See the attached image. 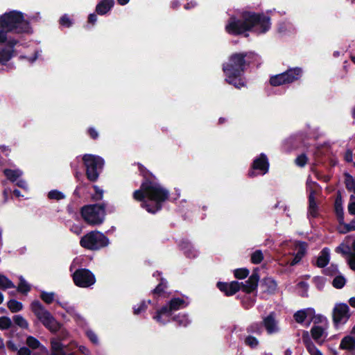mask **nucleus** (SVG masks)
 Listing matches in <instances>:
<instances>
[{"instance_id":"2eb2a0df","label":"nucleus","mask_w":355,"mask_h":355,"mask_svg":"<svg viewBox=\"0 0 355 355\" xmlns=\"http://www.w3.org/2000/svg\"><path fill=\"white\" fill-rule=\"evenodd\" d=\"M173 313L168 310L165 306H162L159 309L157 310L153 318L159 324L162 325L166 324L172 320Z\"/></svg>"},{"instance_id":"39448f33","label":"nucleus","mask_w":355,"mask_h":355,"mask_svg":"<svg viewBox=\"0 0 355 355\" xmlns=\"http://www.w3.org/2000/svg\"><path fill=\"white\" fill-rule=\"evenodd\" d=\"M31 309L38 320L51 332L56 333L61 329V323L55 320L39 300L32 302Z\"/></svg>"},{"instance_id":"f257e3e1","label":"nucleus","mask_w":355,"mask_h":355,"mask_svg":"<svg viewBox=\"0 0 355 355\" xmlns=\"http://www.w3.org/2000/svg\"><path fill=\"white\" fill-rule=\"evenodd\" d=\"M137 165L142 180L139 189L133 192L132 198L141 202L143 209L155 214L162 210L164 203L168 200L169 191L142 164L138 162Z\"/></svg>"},{"instance_id":"13d9d810","label":"nucleus","mask_w":355,"mask_h":355,"mask_svg":"<svg viewBox=\"0 0 355 355\" xmlns=\"http://www.w3.org/2000/svg\"><path fill=\"white\" fill-rule=\"evenodd\" d=\"M325 318L320 315V314H318L313 317V318H311V320H310L309 324L311 322H313L314 323V325L317 324H320V323H322L324 320H325Z\"/></svg>"},{"instance_id":"4d7b16f0","label":"nucleus","mask_w":355,"mask_h":355,"mask_svg":"<svg viewBox=\"0 0 355 355\" xmlns=\"http://www.w3.org/2000/svg\"><path fill=\"white\" fill-rule=\"evenodd\" d=\"M324 271L326 275H334L338 272L337 266L332 264L329 267L325 268Z\"/></svg>"},{"instance_id":"4468645a","label":"nucleus","mask_w":355,"mask_h":355,"mask_svg":"<svg viewBox=\"0 0 355 355\" xmlns=\"http://www.w3.org/2000/svg\"><path fill=\"white\" fill-rule=\"evenodd\" d=\"M259 281V273L257 270H254L245 283L241 282L242 284L241 285V290L247 294H250L257 290Z\"/></svg>"},{"instance_id":"9d476101","label":"nucleus","mask_w":355,"mask_h":355,"mask_svg":"<svg viewBox=\"0 0 355 355\" xmlns=\"http://www.w3.org/2000/svg\"><path fill=\"white\" fill-rule=\"evenodd\" d=\"M76 286L80 288H88L96 282L94 275L87 268H78L72 275Z\"/></svg>"},{"instance_id":"473e14b6","label":"nucleus","mask_w":355,"mask_h":355,"mask_svg":"<svg viewBox=\"0 0 355 355\" xmlns=\"http://www.w3.org/2000/svg\"><path fill=\"white\" fill-rule=\"evenodd\" d=\"M168 286H164L162 284H157V286L151 291L155 298L160 297H166V289Z\"/></svg>"},{"instance_id":"a211bd4d","label":"nucleus","mask_w":355,"mask_h":355,"mask_svg":"<svg viewBox=\"0 0 355 355\" xmlns=\"http://www.w3.org/2000/svg\"><path fill=\"white\" fill-rule=\"evenodd\" d=\"M302 339L306 350L311 355H317L321 352L311 340L309 331H303Z\"/></svg>"},{"instance_id":"e433bc0d","label":"nucleus","mask_w":355,"mask_h":355,"mask_svg":"<svg viewBox=\"0 0 355 355\" xmlns=\"http://www.w3.org/2000/svg\"><path fill=\"white\" fill-rule=\"evenodd\" d=\"M249 273V270L245 268H237L234 270V276L238 279H243L246 278Z\"/></svg>"},{"instance_id":"c03bdc74","label":"nucleus","mask_w":355,"mask_h":355,"mask_svg":"<svg viewBox=\"0 0 355 355\" xmlns=\"http://www.w3.org/2000/svg\"><path fill=\"white\" fill-rule=\"evenodd\" d=\"M12 321L10 318L7 316L0 317V329L6 330L12 327Z\"/></svg>"},{"instance_id":"f3484780","label":"nucleus","mask_w":355,"mask_h":355,"mask_svg":"<svg viewBox=\"0 0 355 355\" xmlns=\"http://www.w3.org/2000/svg\"><path fill=\"white\" fill-rule=\"evenodd\" d=\"M263 325L268 334H272L278 332L279 327L277 326V322L275 318L274 312L270 313L268 315L263 318Z\"/></svg>"},{"instance_id":"680f3d73","label":"nucleus","mask_w":355,"mask_h":355,"mask_svg":"<svg viewBox=\"0 0 355 355\" xmlns=\"http://www.w3.org/2000/svg\"><path fill=\"white\" fill-rule=\"evenodd\" d=\"M344 159L346 162L351 163L353 161V153L352 150L347 149L344 155Z\"/></svg>"},{"instance_id":"bb28decb","label":"nucleus","mask_w":355,"mask_h":355,"mask_svg":"<svg viewBox=\"0 0 355 355\" xmlns=\"http://www.w3.org/2000/svg\"><path fill=\"white\" fill-rule=\"evenodd\" d=\"M329 249L328 248H324L320 252L315 265L318 268H324L329 263Z\"/></svg>"},{"instance_id":"e2e57ef3","label":"nucleus","mask_w":355,"mask_h":355,"mask_svg":"<svg viewBox=\"0 0 355 355\" xmlns=\"http://www.w3.org/2000/svg\"><path fill=\"white\" fill-rule=\"evenodd\" d=\"M87 336L88 338L89 339V340L92 343H98L97 336L92 331H88L87 332Z\"/></svg>"},{"instance_id":"7c9ffc66","label":"nucleus","mask_w":355,"mask_h":355,"mask_svg":"<svg viewBox=\"0 0 355 355\" xmlns=\"http://www.w3.org/2000/svg\"><path fill=\"white\" fill-rule=\"evenodd\" d=\"M15 285L6 276L0 273V289L6 291L8 288H14Z\"/></svg>"},{"instance_id":"6ab92c4d","label":"nucleus","mask_w":355,"mask_h":355,"mask_svg":"<svg viewBox=\"0 0 355 355\" xmlns=\"http://www.w3.org/2000/svg\"><path fill=\"white\" fill-rule=\"evenodd\" d=\"M189 303L180 297H173L165 306L173 313L174 311L187 307Z\"/></svg>"},{"instance_id":"3c124183","label":"nucleus","mask_w":355,"mask_h":355,"mask_svg":"<svg viewBox=\"0 0 355 355\" xmlns=\"http://www.w3.org/2000/svg\"><path fill=\"white\" fill-rule=\"evenodd\" d=\"M59 23L61 26H64L66 28L71 27L73 24L71 19L66 14L60 17Z\"/></svg>"},{"instance_id":"c9c22d12","label":"nucleus","mask_w":355,"mask_h":355,"mask_svg":"<svg viewBox=\"0 0 355 355\" xmlns=\"http://www.w3.org/2000/svg\"><path fill=\"white\" fill-rule=\"evenodd\" d=\"M346 284V279L343 275H337L334 277L332 282V286L337 288H343Z\"/></svg>"},{"instance_id":"0e129e2a","label":"nucleus","mask_w":355,"mask_h":355,"mask_svg":"<svg viewBox=\"0 0 355 355\" xmlns=\"http://www.w3.org/2000/svg\"><path fill=\"white\" fill-rule=\"evenodd\" d=\"M18 355H31V352L27 347H22L18 350Z\"/></svg>"},{"instance_id":"20e7f679","label":"nucleus","mask_w":355,"mask_h":355,"mask_svg":"<svg viewBox=\"0 0 355 355\" xmlns=\"http://www.w3.org/2000/svg\"><path fill=\"white\" fill-rule=\"evenodd\" d=\"M32 28L28 21L24 19V13L11 10L0 15V45L7 40V34H31Z\"/></svg>"},{"instance_id":"69168bd1","label":"nucleus","mask_w":355,"mask_h":355,"mask_svg":"<svg viewBox=\"0 0 355 355\" xmlns=\"http://www.w3.org/2000/svg\"><path fill=\"white\" fill-rule=\"evenodd\" d=\"M304 310L306 315V318L309 317L310 320H311V318H313V317L315 315V311L314 309L307 308L304 309Z\"/></svg>"},{"instance_id":"2f4dec72","label":"nucleus","mask_w":355,"mask_h":355,"mask_svg":"<svg viewBox=\"0 0 355 355\" xmlns=\"http://www.w3.org/2000/svg\"><path fill=\"white\" fill-rule=\"evenodd\" d=\"M7 306L12 313H17L22 310L23 304L15 299L10 300L7 303Z\"/></svg>"},{"instance_id":"ea45409f","label":"nucleus","mask_w":355,"mask_h":355,"mask_svg":"<svg viewBox=\"0 0 355 355\" xmlns=\"http://www.w3.org/2000/svg\"><path fill=\"white\" fill-rule=\"evenodd\" d=\"M26 345L33 349H37L41 347L40 342L35 337L29 336L26 338Z\"/></svg>"},{"instance_id":"bf43d9fd","label":"nucleus","mask_w":355,"mask_h":355,"mask_svg":"<svg viewBox=\"0 0 355 355\" xmlns=\"http://www.w3.org/2000/svg\"><path fill=\"white\" fill-rule=\"evenodd\" d=\"M87 134L89 137L94 140H96L98 138V133L94 128H89L87 130Z\"/></svg>"},{"instance_id":"f8f14e48","label":"nucleus","mask_w":355,"mask_h":355,"mask_svg":"<svg viewBox=\"0 0 355 355\" xmlns=\"http://www.w3.org/2000/svg\"><path fill=\"white\" fill-rule=\"evenodd\" d=\"M333 322L335 327L339 324H345L349 319V308L347 304L340 303L336 304L333 309Z\"/></svg>"},{"instance_id":"864d4df0","label":"nucleus","mask_w":355,"mask_h":355,"mask_svg":"<svg viewBox=\"0 0 355 355\" xmlns=\"http://www.w3.org/2000/svg\"><path fill=\"white\" fill-rule=\"evenodd\" d=\"M344 227V230L341 231V233L346 234L347 232L354 231L355 230V220H352L349 223L343 224Z\"/></svg>"},{"instance_id":"f704fd0d","label":"nucleus","mask_w":355,"mask_h":355,"mask_svg":"<svg viewBox=\"0 0 355 355\" xmlns=\"http://www.w3.org/2000/svg\"><path fill=\"white\" fill-rule=\"evenodd\" d=\"M12 320L15 324L21 329H27L28 328V323L27 320L21 315H15L13 316Z\"/></svg>"},{"instance_id":"ddd939ff","label":"nucleus","mask_w":355,"mask_h":355,"mask_svg":"<svg viewBox=\"0 0 355 355\" xmlns=\"http://www.w3.org/2000/svg\"><path fill=\"white\" fill-rule=\"evenodd\" d=\"M241 284L242 283H240L237 281H232L230 283L218 282L216 284V287L226 296H232L241 290Z\"/></svg>"},{"instance_id":"0eeeda50","label":"nucleus","mask_w":355,"mask_h":355,"mask_svg":"<svg viewBox=\"0 0 355 355\" xmlns=\"http://www.w3.org/2000/svg\"><path fill=\"white\" fill-rule=\"evenodd\" d=\"M83 162L87 178L92 182H96L103 168L104 159L98 155L85 154L83 157Z\"/></svg>"},{"instance_id":"de8ad7c7","label":"nucleus","mask_w":355,"mask_h":355,"mask_svg":"<svg viewBox=\"0 0 355 355\" xmlns=\"http://www.w3.org/2000/svg\"><path fill=\"white\" fill-rule=\"evenodd\" d=\"M308 160L309 159L306 155L305 153H302L296 157L295 159V164L300 167H304L307 164Z\"/></svg>"},{"instance_id":"5701e85b","label":"nucleus","mask_w":355,"mask_h":355,"mask_svg":"<svg viewBox=\"0 0 355 355\" xmlns=\"http://www.w3.org/2000/svg\"><path fill=\"white\" fill-rule=\"evenodd\" d=\"M114 5V0H101L96 5L95 11L98 15H104L111 10Z\"/></svg>"},{"instance_id":"37998d69","label":"nucleus","mask_w":355,"mask_h":355,"mask_svg":"<svg viewBox=\"0 0 355 355\" xmlns=\"http://www.w3.org/2000/svg\"><path fill=\"white\" fill-rule=\"evenodd\" d=\"M293 318L297 323L302 324L306 318L305 310L301 309L295 312L293 315Z\"/></svg>"},{"instance_id":"09e8293b","label":"nucleus","mask_w":355,"mask_h":355,"mask_svg":"<svg viewBox=\"0 0 355 355\" xmlns=\"http://www.w3.org/2000/svg\"><path fill=\"white\" fill-rule=\"evenodd\" d=\"M92 187L94 188V190L95 193L92 195V199L95 201H98L103 199V190L100 189L96 185H93Z\"/></svg>"},{"instance_id":"4be33fe9","label":"nucleus","mask_w":355,"mask_h":355,"mask_svg":"<svg viewBox=\"0 0 355 355\" xmlns=\"http://www.w3.org/2000/svg\"><path fill=\"white\" fill-rule=\"evenodd\" d=\"M334 212L339 225L344 224V211L343 207V200L340 194H339L335 200Z\"/></svg>"},{"instance_id":"72a5a7b5","label":"nucleus","mask_w":355,"mask_h":355,"mask_svg":"<svg viewBox=\"0 0 355 355\" xmlns=\"http://www.w3.org/2000/svg\"><path fill=\"white\" fill-rule=\"evenodd\" d=\"M31 286L26 282L24 278L21 276L17 286V291L23 294H27L31 291Z\"/></svg>"},{"instance_id":"7ed1b4c3","label":"nucleus","mask_w":355,"mask_h":355,"mask_svg":"<svg viewBox=\"0 0 355 355\" xmlns=\"http://www.w3.org/2000/svg\"><path fill=\"white\" fill-rule=\"evenodd\" d=\"M260 56L254 51L234 53L228 61L223 64V71L226 76L225 81L240 89L245 86V82L241 78L247 67L257 64L260 61Z\"/></svg>"},{"instance_id":"f03ea898","label":"nucleus","mask_w":355,"mask_h":355,"mask_svg":"<svg viewBox=\"0 0 355 355\" xmlns=\"http://www.w3.org/2000/svg\"><path fill=\"white\" fill-rule=\"evenodd\" d=\"M271 27L270 17L263 12L243 11L241 18L231 16L225 27V31L231 35H249L247 32L251 31L257 35L267 33Z\"/></svg>"},{"instance_id":"6e6552de","label":"nucleus","mask_w":355,"mask_h":355,"mask_svg":"<svg viewBox=\"0 0 355 355\" xmlns=\"http://www.w3.org/2000/svg\"><path fill=\"white\" fill-rule=\"evenodd\" d=\"M109 239L99 231H92L84 235L80 241V245L89 250H98L109 245Z\"/></svg>"},{"instance_id":"052dcab7","label":"nucleus","mask_w":355,"mask_h":355,"mask_svg":"<svg viewBox=\"0 0 355 355\" xmlns=\"http://www.w3.org/2000/svg\"><path fill=\"white\" fill-rule=\"evenodd\" d=\"M348 264L350 268L355 271V252H351L348 259Z\"/></svg>"},{"instance_id":"5fc2aeb1","label":"nucleus","mask_w":355,"mask_h":355,"mask_svg":"<svg viewBox=\"0 0 355 355\" xmlns=\"http://www.w3.org/2000/svg\"><path fill=\"white\" fill-rule=\"evenodd\" d=\"M147 303L146 301H142L138 307H134L133 308V313L135 315H138L141 313L143 311H145L147 309Z\"/></svg>"},{"instance_id":"9b49d317","label":"nucleus","mask_w":355,"mask_h":355,"mask_svg":"<svg viewBox=\"0 0 355 355\" xmlns=\"http://www.w3.org/2000/svg\"><path fill=\"white\" fill-rule=\"evenodd\" d=\"M270 164L267 155L265 153H261L253 160L250 169L248 171V175L250 178H254L257 175L255 171H259V174L265 175L269 171Z\"/></svg>"},{"instance_id":"cd10ccee","label":"nucleus","mask_w":355,"mask_h":355,"mask_svg":"<svg viewBox=\"0 0 355 355\" xmlns=\"http://www.w3.org/2000/svg\"><path fill=\"white\" fill-rule=\"evenodd\" d=\"M15 55V50L8 49L6 46L2 48L0 50V64L1 65H6Z\"/></svg>"},{"instance_id":"a878e982","label":"nucleus","mask_w":355,"mask_h":355,"mask_svg":"<svg viewBox=\"0 0 355 355\" xmlns=\"http://www.w3.org/2000/svg\"><path fill=\"white\" fill-rule=\"evenodd\" d=\"M339 349L349 352L355 350V338L350 335L344 336L340 341Z\"/></svg>"},{"instance_id":"412c9836","label":"nucleus","mask_w":355,"mask_h":355,"mask_svg":"<svg viewBox=\"0 0 355 355\" xmlns=\"http://www.w3.org/2000/svg\"><path fill=\"white\" fill-rule=\"evenodd\" d=\"M315 191L313 189H311L309 195L308 196V212L313 218H316L318 216V206L315 200Z\"/></svg>"},{"instance_id":"49530a36","label":"nucleus","mask_w":355,"mask_h":355,"mask_svg":"<svg viewBox=\"0 0 355 355\" xmlns=\"http://www.w3.org/2000/svg\"><path fill=\"white\" fill-rule=\"evenodd\" d=\"M345 176L346 189L349 191H354V192L355 193V180H354L353 177L348 173H347Z\"/></svg>"},{"instance_id":"a19ab883","label":"nucleus","mask_w":355,"mask_h":355,"mask_svg":"<svg viewBox=\"0 0 355 355\" xmlns=\"http://www.w3.org/2000/svg\"><path fill=\"white\" fill-rule=\"evenodd\" d=\"M64 198V193L56 189L51 190L48 193V198L50 200H60Z\"/></svg>"},{"instance_id":"774afa93","label":"nucleus","mask_w":355,"mask_h":355,"mask_svg":"<svg viewBox=\"0 0 355 355\" xmlns=\"http://www.w3.org/2000/svg\"><path fill=\"white\" fill-rule=\"evenodd\" d=\"M348 212L351 215H355V202H352L349 203Z\"/></svg>"},{"instance_id":"a18cd8bd","label":"nucleus","mask_w":355,"mask_h":355,"mask_svg":"<svg viewBox=\"0 0 355 355\" xmlns=\"http://www.w3.org/2000/svg\"><path fill=\"white\" fill-rule=\"evenodd\" d=\"M52 352L58 353L60 352L62 354H64L63 352V345L61 342L52 340L51 341Z\"/></svg>"},{"instance_id":"338daca9","label":"nucleus","mask_w":355,"mask_h":355,"mask_svg":"<svg viewBox=\"0 0 355 355\" xmlns=\"http://www.w3.org/2000/svg\"><path fill=\"white\" fill-rule=\"evenodd\" d=\"M97 21V16L95 13H91L88 16L87 22L94 25Z\"/></svg>"},{"instance_id":"aec40b11","label":"nucleus","mask_w":355,"mask_h":355,"mask_svg":"<svg viewBox=\"0 0 355 355\" xmlns=\"http://www.w3.org/2000/svg\"><path fill=\"white\" fill-rule=\"evenodd\" d=\"M178 247L180 250L183 251L184 255L188 258H194L196 256V252L194 250L191 242L186 239H182L179 244Z\"/></svg>"},{"instance_id":"393cba45","label":"nucleus","mask_w":355,"mask_h":355,"mask_svg":"<svg viewBox=\"0 0 355 355\" xmlns=\"http://www.w3.org/2000/svg\"><path fill=\"white\" fill-rule=\"evenodd\" d=\"M306 247H307V243L306 242H304V241L299 242L297 252L295 254V256L292 259V260L289 261V264L291 266H293L297 264L302 260V259L306 254Z\"/></svg>"},{"instance_id":"6e6d98bb","label":"nucleus","mask_w":355,"mask_h":355,"mask_svg":"<svg viewBox=\"0 0 355 355\" xmlns=\"http://www.w3.org/2000/svg\"><path fill=\"white\" fill-rule=\"evenodd\" d=\"M19 43V40L15 38H10L8 39L7 37V40L5 43L3 44H5V46L8 48V49L15 50V46L16 44Z\"/></svg>"},{"instance_id":"4c0bfd02","label":"nucleus","mask_w":355,"mask_h":355,"mask_svg":"<svg viewBox=\"0 0 355 355\" xmlns=\"http://www.w3.org/2000/svg\"><path fill=\"white\" fill-rule=\"evenodd\" d=\"M40 297L46 304H50L54 301L55 293L53 292L42 291Z\"/></svg>"},{"instance_id":"8fccbe9b","label":"nucleus","mask_w":355,"mask_h":355,"mask_svg":"<svg viewBox=\"0 0 355 355\" xmlns=\"http://www.w3.org/2000/svg\"><path fill=\"white\" fill-rule=\"evenodd\" d=\"M336 252L340 253L343 255H348L349 257L351 251L348 245L341 243L340 245L336 248Z\"/></svg>"},{"instance_id":"1a4fd4ad","label":"nucleus","mask_w":355,"mask_h":355,"mask_svg":"<svg viewBox=\"0 0 355 355\" xmlns=\"http://www.w3.org/2000/svg\"><path fill=\"white\" fill-rule=\"evenodd\" d=\"M302 73V69L300 67L289 68L284 72L271 76L269 83L272 87L291 84L300 80Z\"/></svg>"},{"instance_id":"423d86ee","label":"nucleus","mask_w":355,"mask_h":355,"mask_svg":"<svg viewBox=\"0 0 355 355\" xmlns=\"http://www.w3.org/2000/svg\"><path fill=\"white\" fill-rule=\"evenodd\" d=\"M106 204L105 202L84 205L80 209L83 220L89 225H101L105 218Z\"/></svg>"},{"instance_id":"79ce46f5","label":"nucleus","mask_w":355,"mask_h":355,"mask_svg":"<svg viewBox=\"0 0 355 355\" xmlns=\"http://www.w3.org/2000/svg\"><path fill=\"white\" fill-rule=\"evenodd\" d=\"M245 344L250 347L251 349H255L259 345V340L257 338L252 336H248L244 340Z\"/></svg>"},{"instance_id":"dca6fc26","label":"nucleus","mask_w":355,"mask_h":355,"mask_svg":"<svg viewBox=\"0 0 355 355\" xmlns=\"http://www.w3.org/2000/svg\"><path fill=\"white\" fill-rule=\"evenodd\" d=\"M277 288V282L271 277H264L261 280L260 288L262 293L268 295H273Z\"/></svg>"},{"instance_id":"c85d7f7f","label":"nucleus","mask_w":355,"mask_h":355,"mask_svg":"<svg viewBox=\"0 0 355 355\" xmlns=\"http://www.w3.org/2000/svg\"><path fill=\"white\" fill-rule=\"evenodd\" d=\"M172 321L175 322L179 327H187L190 323L188 315L186 313H178L173 315Z\"/></svg>"},{"instance_id":"c756f323","label":"nucleus","mask_w":355,"mask_h":355,"mask_svg":"<svg viewBox=\"0 0 355 355\" xmlns=\"http://www.w3.org/2000/svg\"><path fill=\"white\" fill-rule=\"evenodd\" d=\"M3 174L6 177L7 180L11 182H15L21 175V173L19 170H13L10 168H6L3 170Z\"/></svg>"},{"instance_id":"58836bf2","label":"nucleus","mask_w":355,"mask_h":355,"mask_svg":"<svg viewBox=\"0 0 355 355\" xmlns=\"http://www.w3.org/2000/svg\"><path fill=\"white\" fill-rule=\"evenodd\" d=\"M263 259V254L260 250H255L251 254L250 261L254 264H259Z\"/></svg>"},{"instance_id":"603ef678","label":"nucleus","mask_w":355,"mask_h":355,"mask_svg":"<svg viewBox=\"0 0 355 355\" xmlns=\"http://www.w3.org/2000/svg\"><path fill=\"white\" fill-rule=\"evenodd\" d=\"M248 333L261 334V327L259 323H253L247 328Z\"/></svg>"},{"instance_id":"b1692460","label":"nucleus","mask_w":355,"mask_h":355,"mask_svg":"<svg viewBox=\"0 0 355 355\" xmlns=\"http://www.w3.org/2000/svg\"><path fill=\"white\" fill-rule=\"evenodd\" d=\"M312 338L319 345H322L324 340L321 338L327 336L325 329L321 326L313 325L310 331Z\"/></svg>"}]
</instances>
